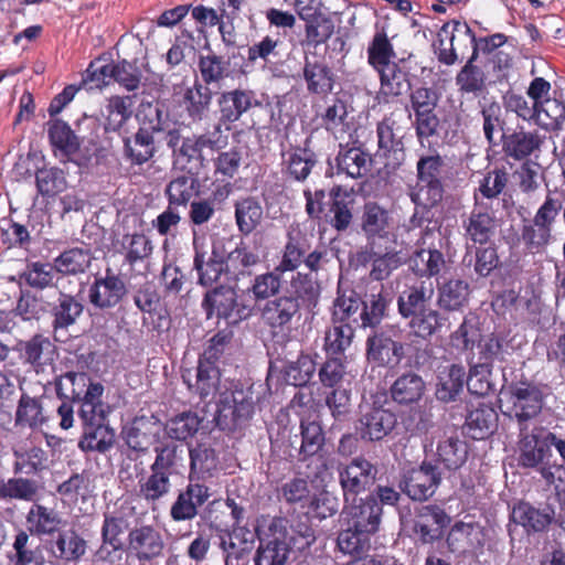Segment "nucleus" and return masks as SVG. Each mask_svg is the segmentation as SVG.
Returning a JSON list of instances; mask_svg holds the SVG:
<instances>
[{"label": "nucleus", "instance_id": "2f4dec72", "mask_svg": "<svg viewBox=\"0 0 565 565\" xmlns=\"http://www.w3.org/2000/svg\"><path fill=\"white\" fill-rule=\"evenodd\" d=\"M320 294V284L311 274H305L302 271H296V274L291 276L289 286L284 292L301 312L302 310L313 312L319 303Z\"/></svg>", "mask_w": 565, "mask_h": 565}, {"label": "nucleus", "instance_id": "37998d69", "mask_svg": "<svg viewBox=\"0 0 565 565\" xmlns=\"http://www.w3.org/2000/svg\"><path fill=\"white\" fill-rule=\"evenodd\" d=\"M49 548L56 559L70 563L79 561L87 551V542L73 529L61 530Z\"/></svg>", "mask_w": 565, "mask_h": 565}, {"label": "nucleus", "instance_id": "a19ab883", "mask_svg": "<svg viewBox=\"0 0 565 565\" xmlns=\"http://www.w3.org/2000/svg\"><path fill=\"white\" fill-rule=\"evenodd\" d=\"M512 518L527 532H544L555 518V511L551 505L537 509L529 502L521 501L514 505Z\"/></svg>", "mask_w": 565, "mask_h": 565}, {"label": "nucleus", "instance_id": "f3484780", "mask_svg": "<svg viewBox=\"0 0 565 565\" xmlns=\"http://www.w3.org/2000/svg\"><path fill=\"white\" fill-rule=\"evenodd\" d=\"M377 468L364 457L353 458L339 468V481L345 503L356 501V497L369 490L376 480Z\"/></svg>", "mask_w": 565, "mask_h": 565}, {"label": "nucleus", "instance_id": "473e14b6", "mask_svg": "<svg viewBox=\"0 0 565 565\" xmlns=\"http://www.w3.org/2000/svg\"><path fill=\"white\" fill-rule=\"evenodd\" d=\"M193 267L199 276V284L212 286L217 282L223 274L227 275L225 249L222 243H214L211 255L205 259L206 253L194 244Z\"/></svg>", "mask_w": 565, "mask_h": 565}, {"label": "nucleus", "instance_id": "f257e3e1", "mask_svg": "<svg viewBox=\"0 0 565 565\" xmlns=\"http://www.w3.org/2000/svg\"><path fill=\"white\" fill-rule=\"evenodd\" d=\"M180 451L172 441L156 446V458L149 473L138 479L137 494L152 509L171 492V477L178 473Z\"/></svg>", "mask_w": 565, "mask_h": 565}, {"label": "nucleus", "instance_id": "423d86ee", "mask_svg": "<svg viewBox=\"0 0 565 565\" xmlns=\"http://www.w3.org/2000/svg\"><path fill=\"white\" fill-rule=\"evenodd\" d=\"M54 384L60 399L79 404L78 415L87 416L88 412L108 405L102 399L105 391L104 385L94 382L85 372H66L57 376Z\"/></svg>", "mask_w": 565, "mask_h": 565}, {"label": "nucleus", "instance_id": "412c9836", "mask_svg": "<svg viewBox=\"0 0 565 565\" xmlns=\"http://www.w3.org/2000/svg\"><path fill=\"white\" fill-rule=\"evenodd\" d=\"M441 482L436 465L423 461L418 468L409 470L399 482L401 490L414 501H425L433 497Z\"/></svg>", "mask_w": 565, "mask_h": 565}, {"label": "nucleus", "instance_id": "ea45409f", "mask_svg": "<svg viewBox=\"0 0 565 565\" xmlns=\"http://www.w3.org/2000/svg\"><path fill=\"white\" fill-rule=\"evenodd\" d=\"M426 391L423 377L413 372H404L392 383L390 396L398 405H412L418 403Z\"/></svg>", "mask_w": 565, "mask_h": 565}, {"label": "nucleus", "instance_id": "680f3d73", "mask_svg": "<svg viewBox=\"0 0 565 565\" xmlns=\"http://www.w3.org/2000/svg\"><path fill=\"white\" fill-rule=\"evenodd\" d=\"M198 68L201 75V84L206 87L218 85L230 75V61L209 50L207 54L199 56Z\"/></svg>", "mask_w": 565, "mask_h": 565}, {"label": "nucleus", "instance_id": "774afa93", "mask_svg": "<svg viewBox=\"0 0 565 565\" xmlns=\"http://www.w3.org/2000/svg\"><path fill=\"white\" fill-rule=\"evenodd\" d=\"M203 418L188 411L169 418L164 424V433L173 440L185 441L192 438L201 427Z\"/></svg>", "mask_w": 565, "mask_h": 565}, {"label": "nucleus", "instance_id": "f704fd0d", "mask_svg": "<svg viewBox=\"0 0 565 565\" xmlns=\"http://www.w3.org/2000/svg\"><path fill=\"white\" fill-rule=\"evenodd\" d=\"M396 242L385 243L384 247L380 244L370 245V252L362 254L360 260L372 264L370 277L373 280L382 281L387 279L391 274L402 264L401 253L395 249Z\"/></svg>", "mask_w": 565, "mask_h": 565}, {"label": "nucleus", "instance_id": "39448f33", "mask_svg": "<svg viewBox=\"0 0 565 565\" xmlns=\"http://www.w3.org/2000/svg\"><path fill=\"white\" fill-rule=\"evenodd\" d=\"M416 172L417 183L411 193L412 201L424 209L437 206L443 201L448 179L445 159L436 151L420 156L416 163Z\"/></svg>", "mask_w": 565, "mask_h": 565}, {"label": "nucleus", "instance_id": "7c9ffc66", "mask_svg": "<svg viewBox=\"0 0 565 565\" xmlns=\"http://www.w3.org/2000/svg\"><path fill=\"white\" fill-rule=\"evenodd\" d=\"M380 77L379 103L388 104L411 88L407 61L401 60L377 71Z\"/></svg>", "mask_w": 565, "mask_h": 565}, {"label": "nucleus", "instance_id": "13d9d810", "mask_svg": "<svg viewBox=\"0 0 565 565\" xmlns=\"http://www.w3.org/2000/svg\"><path fill=\"white\" fill-rule=\"evenodd\" d=\"M134 302L142 312L148 313L151 318L157 315L158 322L153 324V329L161 330L169 327V317L161 313V298L151 282L141 285L134 294Z\"/></svg>", "mask_w": 565, "mask_h": 565}, {"label": "nucleus", "instance_id": "09e8293b", "mask_svg": "<svg viewBox=\"0 0 565 565\" xmlns=\"http://www.w3.org/2000/svg\"><path fill=\"white\" fill-rule=\"evenodd\" d=\"M227 275L237 278L239 275L250 274V268L262 262L260 250L241 239L234 249L225 252Z\"/></svg>", "mask_w": 565, "mask_h": 565}, {"label": "nucleus", "instance_id": "49530a36", "mask_svg": "<svg viewBox=\"0 0 565 565\" xmlns=\"http://www.w3.org/2000/svg\"><path fill=\"white\" fill-rule=\"evenodd\" d=\"M335 162L338 174H345L352 179H359L366 175L370 170L372 159L370 154L360 147L340 145Z\"/></svg>", "mask_w": 565, "mask_h": 565}, {"label": "nucleus", "instance_id": "2eb2a0df", "mask_svg": "<svg viewBox=\"0 0 565 565\" xmlns=\"http://www.w3.org/2000/svg\"><path fill=\"white\" fill-rule=\"evenodd\" d=\"M302 312L284 294L266 301L260 308V319L274 338L289 337Z\"/></svg>", "mask_w": 565, "mask_h": 565}, {"label": "nucleus", "instance_id": "603ef678", "mask_svg": "<svg viewBox=\"0 0 565 565\" xmlns=\"http://www.w3.org/2000/svg\"><path fill=\"white\" fill-rule=\"evenodd\" d=\"M47 135L54 153L58 151L66 160L79 151L81 141L70 125L61 119L50 120L47 122Z\"/></svg>", "mask_w": 565, "mask_h": 565}, {"label": "nucleus", "instance_id": "20e7f679", "mask_svg": "<svg viewBox=\"0 0 565 565\" xmlns=\"http://www.w3.org/2000/svg\"><path fill=\"white\" fill-rule=\"evenodd\" d=\"M213 134H189L183 135L180 128H172L166 132V145L171 150L173 162L182 167L193 166L199 169H205L209 160L203 154L204 149L218 151L227 145V137L215 136Z\"/></svg>", "mask_w": 565, "mask_h": 565}, {"label": "nucleus", "instance_id": "4d7b16f0", "mask_svg": "<svg viewBox=\"0 0 565 565\" xmlns=\"http://www.w3.org/2000/svg\"><path fill=\"white\" fill-rule=\"evenodd\" d=\"M301 445L298 449V460L307 461L320 455L326 441V434L318 420L303 418L300 422Z\"/></svg>", "mask_w": 565, "mask_h": 565}, {"label": "nucleus", "instance_id": "7ed1b4c3", "mask_svg": "<svg viewBox=\"0 0 565 565\" xmlns=\"http://www.w3.org/2000/svg\"><path fill=\"white\" fill-rule=\"evenodd\" d=\"M563 206V195L548 191L533 218L524 220L520 230V241L532 255L544 254L553 243V230Z\"/></svg>", "mask_w": 565, "mask_h": 565}, {"label": "nucleus", "instance_id": "393cba45", "mask_svg": "<svg viewBox=\"0 0 565 565\" xmlns=\"http://www.w3.org/2000/svg\"><path fill=\"white\" fill-rule=\"evenodd\" d=\"M312 233L303 230L300 224H291L286 233V242L277 270L280 273L298 270L303 264L305 256L312 248Z\"/></svg>", "mask_w": 565, "mask_h": 565}, {"label": "nucleus", "instance_id": "69168bd1", "mask_svg": "<svg viewBox=\"0 0 565 565\" xmlns=\"http://www.w3.org/2000/svg\"><path fill=\"white\" fill-rule=\"evenodd\" d=\"M468 452L467 441L459 436H449L437 446L438 460L449 470L459 469L467 461Z\"/></svg>", "mask_w": 565, "mask_h": 565}, {"label": "nucleus", "instance_id": "b1692460", "mask_svg": "<svg viewBox=\"0 0 565 565\" xmlns=\"http://www.w3.org/2000/svg\"><path fill=\"white\" fill-rule=\"evenodd\" d=\"M383 508L377 499L370 494L359 502L352 501L342 510V518L347 525L361 530L369 535L375 534L381 524Z\"/></svg>", "mask_w": 565, "mask_h": 565}, {"label": "nucleus", "instance_id": "58836bf2", "mask_svg": "<svg viewBox=\"0 0 565 565\" xmlns=\"http://www.w3.org/2000/svg\"><path fill=\"white\" fill-rule=\"evenodd\" d=\"M363 300L354 290L338 291L333 302L331 322L363 328Z\"/></svg>", "mask_w": 565, "mask_h": 565}, {"label": "nucleus", "instance_id": "a18cd8bd", "mask_svg": "<svg viewBox=\"0 0 565 565\" xmlns=\"http://www.w3.org/2000/svg\"><path fill=\"white\" fill-rule=\"evenodd\" d=\"M498 420L497 411L489 404L480 403L467 414L465 428L472 439L481 440L495 431Z\"/></svg>", "mask_w": 565, "mask_h": 565}, {"label": "nucleus", "instance_id": "c756f323", "mask_svg": "<svg viewBox=\"0 0 565 565\" xmlns=\"http://www.w3.org/2000/svg\"><path fill=\"white\" fill-rule=\"evenodd\" d=\"M397 424L396 414L383 406H370L359 419L356 426L361 438L380 441L390 435Z\"/></svg>", "mask_w": 565, "mask_h": 565}, {"label": "nucleus", "instance_id": "9b49d317", "mask_svg": "<svg viewBox=\"0 0 565 565\" xmlns=\"http://www.w3.org/2000/svg\"><path fill=\"white\" fill-rule=\"evenodd\" d=\"M110 413L109 405L88 412L87 416L79 414L83 434L78 441V448L84 452L106 454L115 443L114 429L107 424Z\"/></svg>", "mask_w": 565, "mask_h": 565}, {"label": "nucleus", "instance_id": "a878e982", "mask_svg": "<svg viewBox=\"0 0 565 565\" xmlns=\"http://www.w3.org/2000/svg\"><path fill=\"white\" fill-rule=\"evenodd\" d=\"M544 141V135L537 130H525L523 127L503 132L501 137L504 156L515 161H526L531 156L537 158Z\"/></svg>", "mask_w": 565, "mask_h": 565}, {"label": "nucleus", "instance_id": "c9c22d12", "mask_svg": "<svg viewBox=\"0 0 565 565\" xmlns=\"http://www.w3.org/2000/svg\"><path fill=\"white\" fill-rule=\"evenodd\" d=\"M67 524L61 512L40 503H34L26 514V529L40 539L54 537Z\"/></svg>", "mask_w": 565, "mask_h": 565}, {"label": "nucleus", "instance_id": "3c124183", "mask_svg": "<svg viewBox=\"0 0 565 565\" xmlns=\"http://www.w3.org/2000/svg\"><path fill=\"white\" fill-rule=\"evenodd\" d=\"M469 284L460 278H450L437 286V305L444 311L461 310L469 299Z\"/></svg>", "mask_w": 565, "mask_h": 565}, {"label": "nucleus", "instance_id": "e2e57ef3", "mask_svg": "<svg viewBox=\"0 0 565 565\" xmlns=\"http://www.w3.org/2000/svg\"><path fill=\"white\" fill-rule=\"evenodd\" d=\"M430 298L431 290L427 291L423 282L409 286L397 298L398 313L404 319H411L429 308Z\"/></svg>", "mask_w": 565, "mask_h": 565}, {"label": "nucleus", "instance_id": "8fccbe9b", "mask_svg": "<svg viewBox=\"0 0 565 565\" xmlns=\"http://www.w3.org/2000/svg\"><path fill=\"white\" fill-rule=\"evenodd\" d=\"M13 457L14 473L36 476L47 470L51 466L47 450L39 446L14 450Z\"/></svg>", "mask_w": 565, "mask_h": 565}, {"label": "nucleus", "instance_id": "0e129e2a", "mask_svg": "<svg viewBox=\"0 0 565 565\" xmlns=\"http://www.w3.org/2000/svg\"><path fill=\"white\" fill-rule=\"evenodd\" d=\"M273 537L266 543L260 541L256 551L255 565H285L290 554L289 544L278 532L270 531Z\"/></svg>", "mask_w": 565, "mask_h": 565}, {"label": "nucleus", "instance_id": "5701e85b", "mask_svg": "<svg viewBox=\"0 0 565 565\" xmlns=\"http://www.w3.org/2000/svg\"><path fill=\"white\" fill-rule=\"evenodd\" d=\"M451 518L438 504H425L415 510L413 533L423 544H431L443 537Z\"/></svg>", "mask_w": 565, "mask_h": 565}, {"label": "nucleus", "instance_id": "864d4df0", "mask_svg": "<svg viewBox=\"0 0 565 565\" xmlns=\"http://www.w3.org/2000/svg\"><path fill=\"white\" fill-rule=\"evenodd\" d=\"M153 248L151 239L146 234L136 232L122 235L119 253L130 269H135L138 264L149 262Z\"/></svg>", "mask_w": 565, "mask_h": 565}, {"label": "nucleus", "instance_id": "ddd939ff", "mask_svg": "<svg viewBox=\"0 0 565 565\" xmlns=\"http://www.w3.org/2000/svg\"><path fill=\"white\" fill-rule=\"evenodd\" d=\"M393 327L373 330L366 339V360L377 367H396L405 358V344Z\"/></svg>", "mask_w": 565, "mask_h": 565}, {"label": "nucleus", "instance_id": "dca6fc26", "mask_svg": "<svg viewBox=\"0 0 565 565\" xmlns=\"http://www.w3.org/2000/svg\"><path fill=\"white\" fill-rule=\"evenodd\" d=\"M262 106L256 93L247 88H234L222 92L217 97L218 118L215 125V132L221 128L232 129V125L238 121L242 116L255 107Z\"/></svg>", "mask_w": 565, "mask_h": 565}, {"label": "nucleus", "instance_id": "6e6d98bb", "mask_svg": "<svg viewBox=\"0 0 565 565\" xmlns=\"http://www.w3.org/2000/svg\"><path fill=\"white\" fill-rule=\"evenodd\" d=\"M84 310L83 303L74 296L60 292L56 302L51 307L52 328L56 332L65 330L73 326L82 316Z\"/></svg>", "mask_w": 565, "mask_h": 565}, {"label": "nucleus", "instance_id": "5fc2aeb1", "mask_svg": "<svg viewBox=\"0 0 565 565\" xmlns=\"http://www.w3.org/2000/svg\"><path fill=\"white\" fill-rule=\"evenodd\" d=\"M43 399V396H30L23 392L15 409V425L34 429L46 424L49 417L44 414Z\"/></svg>", "mask_w": 565, "mask_h": 565}, {"label": "nucleus", "instance_id": "338daca9", "mask_svg": "<svg viewBox=\"0 0 565 565\" xmlns=\"http://www.w3.org/2000/svg\"><path fill=\"white\" fill-rule=\"evenodd\" d=\"M93 256L89 248L73 247L54 259V268L63 275L84 274L90 266Z\"/></svg>", "mask_w": 565, "mask_h": 565}, {"label": "nucleus", "instance_id": "4c0bfd02", "mask_svg": "<svg viewBox=\"0 0 565 565\" xmlns=\"http://www.w3.org/2000/svg\"><path fill=\"white\" fill-rule=\"evenodd\" d=\"M329 196V223L335 231L344 232L352 224L355 199L350 191L341 185H334L330 190Z\"/></svg>", "mask_w": 565, "mask_h": 565}, {"label": "nucleus", "instance_id": "bb28decb", "mask_svg": "<svg viewBox=\"0 0 565 565\" xmlns=\"http://www.w3.org/2000/svg\"><path fill=\"white\" fill-rule=\"evenodd\" d=\"M161 124L141 125L130 137L124 138V157L131 166H142L151 160L156 152L154 134L161 131Z\"/></svg>", "mask_w": 565, "mask_h": 565}, {"label": "nucleus", "instance_id": "4468645a", "mask_svg": "<svg viewBox=\"0 0 565 565\" xmlns=\"http://www.w3.org/2000/svg\"><path fill=\"white\" fill-rule=\"evenodd\" d=\"M552 435L553 431L545 427H534L531 431H520L519 466L526 469L541 470L546 465H552Z\"/></svg>", "mask_w": 565, "mask_h": 565}, {"label": "nucleus", "instance_id": "052dcab7", "mask_svg": "<svg viewBox=\"0 0 565 565\" xmlns=\"http://www.w3.org/2000/svg\"><path fill=\"white\" fill-rule=\"evenodd\" d=\"M466 370L461 364H451L438 376L436 398L444 403L455 401L466 384Z\"/></svg>", "mask_w": 565, "mask_h": 565}, {"label": "nucleus", "instance_id": "f8f14e48", "mask_svg": "<svg viewBox=\"0 0 565 565\" xmlns=\"http://www.w3.org/2000/svg\"><path fill=\"white\" fill-rule=\"evenodd\" d=\"M438 102L439 95L433 87H416L409 94V103L415 116L414 128L422 145L424 140L438 134L440 124L436 114Z\"/></svg>", "mask_w": 565, "mask_h": 565}, {"label": "nucleus", "instance_id": "72a5a7b5", "mask_svg": "<svg viewBox=\"0 0 565 565\" xmlns=\"http://www.w3.org/2000/svg\"><path fill=\"white\" fill-rule=\"evenodd\" d=\"M306 146H290L281 152V172L292 181L303 182L318 162L317 154Z\"/></svg>", "mask_w": 565, "mask_h": 565}, {"label": "nucleus", "instance_id": "cd10ccee", "mask_svg": "<svg viewBox=\"0 0 565 565\" xmlns=\"http://www.w3.org/2000/svg\"><path fill=\"white\" fill-rule=\"evenodd\" d=\"M160 420L154 416H136L122 427L121 435L126 445L136 452H146L160 436Z\"/></svg>", "mask_w": 565, "mask_h": 565}, {"label": "nucleus", "instance_id": "0eeeda50", "mask_svg": "<svg viewBox=\"0 0 565 565\" xmlns=\"http://www.w3.org/2000/svg\"><path fill=\"white\" fill-rule=\"evenodd\" d=\"M473 42L475 32L469 24L454 19L441 25L431 46L440 64L452 66L469 49L472 50Z\"/></svg>", "mask_w": 565, "mask_h": 565}, {"label": "nucleus", "instance_id": "c85d7f7f", "mask_svg": "<svg viewBox=\"0 0 565 565\" xmlns=\"http://www.w3.org/2000/svg\"><path fill=\"white\" fill-rule=\"evenodd\" d=\"M361 228L364 232L369 245L377 244V241L392 244V217L390 212L377 202H366L363 207Z\"/></svg>", "mask_w": 565, "mask_h": 565}, {"label": "nucleus", "instance_id": "6e6552de", "mask_svg": "<svg viewBox=\"0 0 565 565\" xmlns=\"http://www.w3.org/2000/svg\"><path fill=\"white\" fill-rule=\"evenodd\" d=\"M202 306L207 318L223 319L227 326H236L248 319L254 309L244 295L238 296L233 287L224 285L209 290L204 295Z\"/></svg>", "mask_w": 565, "mask_h": 565}, {"label": "nucleus", "instance_id": "4be33fe9", "mask_svg": "<svg viewBox=\"0 0 565 565\" xmlns=\"http://www.w3.org/2000/svg\"><path fill=\"white\" fill-rule=\"evenodd\" d=\"M163 550V537L154 526L143 524L129 531L126 552L140 563H149L161 557Z\"/></svg>", "mask_w": 565, "mask_h": 565}, {"label": "nucleus", "instance_id": "9d476101", "mask_svg": "<svg viewBox=\"0 0 565 565\" xmlns=\"http://www.w3.org/2000/svg\"><path fill=\"white\" fill-rule=\"evenodd\" d=\"M255 412L252 396L244 391H225L216 403L214 422L224 431L233 433L245 428Z\"/></svg>", "mask_w": 565, "mask_h": 565}, {"label": "nucleus", "instance_id": "a211bd4d", "mask_svg": "<svg viewBox=\"0 0 565 565\" xmlns=\"http://www.w3.org/2000/svg\"><path fill=\"white\" fill-rule=\"evenodd\" d=\"M13 349L21 362L38 374L52 367L58 356L56 344L44 333H35L26 340H19Z\"/></svg>", "mask_w": 565, "mask_h": 565}, {"label": "nucleus", "instance_id": "6ab92c4d", "mask_svg": "<svg viewBox=\"0 0 565 565\" xmlns=\"http://www.w3.org/2000/svg\"><path fill=\"white\" fill-rule=\"evenodd\" d=\"M128 288L120 275L107 267L104 276H96L88 289L89 303L100 310H109L124 300Z\"/></svg>", "mask_w": 565, "mask_h": 565}, {"label": "nucleus", "instance_id": "de8ad7c7", "mask_svg": "<svg viewBox=\"0 0 565 565\" xmlns=\"http://www.w3.org/2000/svg\"><path fill=\"white\" fill-rule=\"evenodd\" d=\"M211 89L200 79H195L191 87H186L179 100L180 106L193 121H201L212 103Z\"/></svg>", "mask_w": 565, "mask_h": 565}, {"label": "nucleus", "instance_id": "e433bc0d", "mask_svg": "<svg viewBox=\"0 0 565 565\" xmlns=\"http://www.w3.org/2000/svg\"><path fill=\"white\" fill-rule=\"evenodd\" d=\"M287 520L284 518L273 519L269 531H275L289 544V547L299 552L310 547L316 541L315 530L310 524L308 515L294 519L289 531L286 529Z\"/></svg>", "mask_w": 565, "mask_h": 565}, {"label": "nucleus", "instance_id": "bf43d9fd", "mask_svg": "<svg viewBox=\"0 0 565 565\" xmlns=\"http://www.w3.org/2000/svg\"><path fill=\"white\" fill-rule=\"evenodd\" d=\"M513 352V345L509 334L493 332L479 343V361L493 367L495 362L505 361L507 355Z\"/></svg>", "mask_w": 565, "mask_h": 565}, {"label": "nucleus", "instance_id": "f03ea898", "mask_svg": "<svg viewBox=\"0 0 565 565\" xmlns=\"http://www.w3.org/2000/svg\"><path fill=\"white\" fill-rule=\"evenodd\" d=\"M503 394L508 405L504 415L515 420L519 431L523 433L541 416L551 388L547 384L523 379L507 384Z\"/></svg>", "mask_w": 565, "mask_h": 565}, {"label": "nucleus", "instance_id": "79ce46f5", "mask_svg": "<svg viewBox=\"0 0 565 565\" xmlns=\"http://www.w3.org/2000/svg\"><path fill=\"white\" fill-rule=\"evenodd\" d=\"M182 379L191 392L198 394L201 399H205L209 396H214L217 392L221 382V371L218 365L199 360L195 382L192 383L190 372L182 374Z\"/></svg>", "mask_w": 565, "mask_h": 565}, {"label": "nucleus", "instance_id": "aec40b11", "mask_svg": "<svg viewBox=\"0 0 565 565\" xmlns=\"http://www.w3.org/2000/svg\"><path fill=\"white\" fill-rule=\"evenodd\" d=\"M302 77L308 93L327 96L333 90L337 76L323 54L305 51Z\"/></svg>", "mask_w": 565, "mask_h": 565}, {"label": "nucleus", "instance_id": "c03bdc74", "mask_svg": "<svg viewBox=\"0 0 565 565\" xmlns=\"http://www.w3.org/2000/svg\"><path fill=\"white\" fill-rule=\"evenodd\" d=\"M510 183V172L503 164L488 170L478 182L473 192V202L481 200L493 201L505 195Z\"/></svg>", "mask_w": 565, "mask_h": 565}, {"label": "nucleus", "instance_id": "1a4fd4ad", "mask_svg": "<svg viewBox=\"0 0 565 565\" xmlns=\"http://www.w3.org/2000/svg\"><path fill=\"white\" fill-rule=\"evenodd\" d=\"M498 227V218L492 207L486 202H473L472 209L460 215V228L467 249L463 262L468 260L470 246L492 243Z\"/></svg>", "mask_w": 565, "mask_h": 565}]
</instances>
